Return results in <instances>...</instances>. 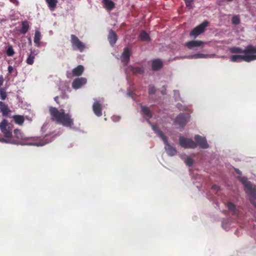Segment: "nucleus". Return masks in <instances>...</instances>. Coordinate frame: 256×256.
Here are the masks:
<instances>
[{
  "mask_svg": "<svg viewBox=\"0 0 256 256\" xmlns=\"http://www.w3.org/2000/svg\"><path fill=\"white\" fill-rule=\"evenodd\" d=\"M230 52L232 53H243L244 51V50H242L241 48L236 47L231 48H230Z\"/></svg>",
  "mask_w": 256,
  "mask_h": 256,
  "instance_id": "33",
  "label": "nucleus"
},
{
  "mask_svg": "<svg viewBox=\"0 0 256 256\" xmlns=\"http://www.w3.org/2000/svg\"><path fill=\"white\" fill-rule=\"evenodd\" d=\"M0 110L4 116H8L11 110L8 108V105L2 102H0Z\"/></svg>",
  "mask_w": 256,
  "mask_h": 256,
  "instance_id": "16",
  "label": "nucleus"
},
{
  "mask_svg": "<svg viewBox=\"0 0 256 256\" xmlns=\"http://www.w3.org/2000/svg\"><path fill=\"white\" fill-rule=\"evenodd\" d=\"M177 92H177L176 90H174L175 94H176Z\"/></svg>",
  "mask_w": 256,
  "mask_h": 256,
  "instance_id": "46",
  "label": "nucleus"
},
{
  "mask_svg": "<svg viewBox=\"0 0 256 256\" xmlns=\"http://www.w3.org/2000/svg\"><path fill=\"white\" fill-rule=\"evenodd\" d=\"M240 18L238 16H235L232 17V22L234 24H238L240 23Z\"/></svg>",
  "mask_w": 256,
  "mask_h": 256,
  "instance_id": "34",
  "label": "nucleus"
},
{
  "mask_svg": "<svg viewBox=\"0 0 256 256\" xmlns=\"http://www.w3.org/2000/svg\"><path fill=\"white\" fill-rule=\"evenodd\" d=\"M205 44L204 42L196 40H190L188 42H187L186 44V46L190 49H191L192 48H195V47H198V46H202L203 47L204 44Z\"/></svg>",
  "mask_w": 256,
  "mask_h": 256,
  "instance_id": "14",
  "label": "nucleus"
},
{
  "mask_svg": "<svg viewBox=\"0 0 256 256\" xmlns=\"http://www.w3.org/2000/svg\"><path fill=\"white\" fill-rule=\"evenodd\" d=\"M230 60L232 62H240L244 60L242 55H233L230 57Z\"/></svg>",
  "mask_w": 256,
  "mask_h": 256,
  "instance_id": "27",
  "label": "nucleus"
},
{
  "mask_svg": "<svg viewBox=\"0 0 256 256\" xmlns=\"http://www.w3.org/2000/svg\"><path fill=\"white\" fill-rule=\"evenodd\" d=\"M50 112L53 121L64 126L72 128L74 124L73 119L70 114L64 112V110H58L55 108L50 107Z\"/></svg>",
  "mask_w": 256,
  "mask_h": 256,
  "instance_id": "2",
  "label": "nucleus"
},
{
  "mask_svg": "<svg viewBox=\"0 0 256 256\" xmlns=\"http://www.w3.org/2000/svg\"><path fill=\"white\" fill-rule=\"evenodd\" d=\"M29 24L27 21H24L22 22V28L20 30V32L22 34H26L29 29Z\"/></svg>",
  "mask_w": 256,
  "mask_h": 256,
  "instance_id": "26",
  "label": "nucleus"
},
{
  "mask_svg": "<svg viewBox=\"0 0 256 256\" xmlns=\"http://www.w3.org/2000/svg\"><path fill=\"white\" fill-rule=\"evenodd\" d=\"M108 39L110 44L114 45L117 40V36L115 32L112 30H110L108 36Z\"/></svg>",
  "mask_w": 256,
  "mask_h": 256,
  "instance_id": "18",
  "label": "nucleus"
},
{
  "mask_svg": "<svg viewBox=\"0 0 256 256\" xmlns=\"http://www.w3.org/2000/svg\"><path fill=\"white\" fill-rule=\"evenodd\" d=\"M104 4L107 9L112 10L114 8V3L110 0H104Z\"/></svg>",
  "mask_w": 256,
  "mask_h": 256,
  "instance_id": "28",
  "label": "nucleus"
},
{
  "mask_svg": "<svg viewBox=\"0 0 256 256\" xmlns=\"http://www.w3.org/2000/svg\"><path fill=\"white\" fill-rule=\"evenodd\" d=\"M142 110L144 116L148 118H150L152 115L148 108L142 106Z\"/></svg>",
  "mask_w": 256,
  "mask_h": 256,
  "instance_id": "30",
  "label": "nucleus"
},
{
  "mask_svg": "<svg viewBox=\"0 0 256 256\" xmlns=\"http://www.w3.org/2000/svg\"><path fill=\"white\" fill-rule=\"evenodd\" d=\"M228 210L233 214H236V208L235 206L232 202H228Z\"/></svg>",
  "mask_w": 256,
  "mask_h": 256,
  "instance_id": "31",
  "label": "nucleus"
},
{
  "mask_svg": "<svg viewBox=\"0 0 256 256\" xmlns=\"http://www.w3.org/2000/svg\"><path fill=\"white\" fill-rule=\"evenodd\" d=\"M50 10H54L58 2V0H45Z\"/></svg>",
  "mask_w": 256,
  "mask_h": 256,
  "instance_id": "22",
  "label": "nucleus"
},
{
  "mask_svg": "<svg viewBox=\"0 0 256 256\" xmlns=\"http://www.w3.org/2000/svg\"><path fill=\"white\" fill-rule=\"evenodd\" d=\"M4 82L2 76L0 75V87L3 84Z\"/></svg>",
  "mask_w": 256,
  "mask_h": 256,
  "instance_id": "40",
  "label": "nucleus"
},
{
  "mask_svg": "<svg viewBox=\"0 0 256 256\" xmlns=\"http://www.w3.org/2000/svg\"><path fill=\"white\" fill-rule=\"evenodd\" d=\"M212 55L204 54H196L192 55H190L187 56V58L190 59H198V58H212Z\"/></svg>",
  "mask_w": 256,
  "mask_h": 256,
  "instance_id": "17",
  "label": "nucleus"
},
{
  "mask_svg": "<svg viewBox=\"0 0 256 256\" xmlns=\"http://www.w3.org/2000/svg\"><path fill=\"white\" fill-rule=\"evenodd\" d=\"M186 4L187 8H191L192 7V2L191 0H186Z\"/></svg>",
  "mask_w": 256,
  "mask_h": 256,
  "instance_id": "36",
  "label": "nucleus"
},
{
  "mask_svg": "<svg viewBox=\"0 0 256 256\" xmlns=\"http://www.w3.org/2000/svg\"><path fill=\"white\" fill-rule=\"evenodd\" d=\"M140 38L141 40L144 41H148L150 40L148 34L144 31H143L140 33Z\"/></svg>",
  "mask_w": 256,
  "mask_h": 256,
  "instance_id": "29",
  "label": "nucleus"
},
{
  "mask_svg": "<svg viewBox=\"0 0 256 256\" xmlns=\"http://www.w3.org/2000/svg\"><path fill=\"white\" fill-rule=\"evenodd\" d=\"M12 118L14 122L19 125H22L24 122V118L22 116L15 115L12 116Z\"/></svg>",
  "mask_w": 256,
  "mask_h": 256,
  "instance_id": "23",
  "label": "nucleus"
},
{
  "mask_svg": "<svg viewBox=\"0 0 256 256\" xmlns=\"http://www.w3.org/2000/svg\"><path fill=\"white\" fill-rule=\"evenodd\" d=\"M180 157L184 160L187 166H190L193 164L194 161L190 156H187L185 154H182Z\"/></svg>",
  "mask_w": 256,
  "mask_h": 256,
  "instance_id": "20",
  "label": "nucleus"
},
{
  "mask_svg": "<svg viewBox=\"0 0 256 256\" xmlns=\"http://www.w3.org/2000/svg\"><path fill=\"white\" fill-rule=\"evenodd\" d=\"M155 88L153 86H151L148 89V92L150 94H152L155 92Z\"/></svg>",
  "mask_w": 256,
  "mask_h": 256,
  "instance_id": "38",
  "label": "nucleus"
},
{
  "mask_svg": "<svg viewBox=\"0 0 256 256\" xmlns=\"http://www.w3.org/2000/svg\"><path fill=\"white\" fill-rule=\"evenodd\" d=\"M133 72L134 73H142L143 72L144 70L142 68H134Z\"/></svg>",
  "mask_w": 256,
  "mask_h": 256,
  "instance_id": "37",
  "label": "nucleus"
},
{
  "mask_svg": "<svg viewBox=\"0 0 256 256\" xmlns=\"http://www.w3.org/2000/svg\"><path fill=\"white\" fill-rule=\"evenodd\" d=\"M152 128L154 131L160 136L164 141L165 146L164 148L168 154L170 156H173L176 154V150L172 147L168 142L166 136L162 134V132L156 126H152Z\"/></svg>",
  "mask_w": 256,
  "mask_h": 256,
  "instance_id": "3",
  "label": "nucleus"
},
{
  "mask_svg": "<svg viewBox=\"0 0 256 256\" xmlns=\"http://www.w3.org/2000/svg\"><path fill=\"white\" fill-rule=\"evenodd\" d=\"M41 34L38 30H36L35 32L34 37V42L36 44V46H40V40Z\"/></svg>",
  "mask_w": 256,
  "mask_h": 256,
  "instance_id": "24",
  "label": "nucleus"
},
{
  "mask_svg": "<svg viewBox=\"0 0 256 256\" xmlns=\"http://www.w3.org/2000/svg\"><path fill=\"white\" fill-rule=\"evenodd\" d=\"M0 96L2 100H4L6 96V94L4 90L2 88L0 89Z\"/></svg>",
  "mask_w": 256,
  "mask_h": 256,
  "instance_id": "35",
  "label": "nucleus"
},
{
  "mask_svg": "<svg viewBox=\"0 0 256 256\" xmlns=\"http://www.w3.org/2000/svg\"><path fill=\"white\" fill-rule=\"evenodd\" d=\"M0 129L7 139L12 136V125L8 123L6 120H4L0 123Z\"/></svg>",
  "mask_w": 256,
  "mask_h": 256,
  "instance_id": "6",
  "label": "nucleus"
},
{
  "mask_svg": "<svg viewBox=\"0 0 256 256\" xmlns=\"http://www.w3.org/2000/svg\"><path fill=\"white\" fill-rule=\"evenodd\" d=\"M244 60L250 62L256 60V46L252 45L247 46L243 51Z\"/></svg>",
  "mask_w": 256,
  "mask_h": 256,
  "instance_id": "4",
  "label": "nucleus"
},
{
  "mask_svg": "<svg viewBox=\"0 0 256 256\" xmlns=\"http://www.w3.org/2000/svg\"><path fill=\"white\" fill-rule=\"evenodd\" d=\"M120 117L118 116H114L112 117V120L114 122H118L120 120Z\"/></svg>",
  "mask_w": 256,
  "mask_h": 256,
  "instance_id": "39",
  "label": "nucleus"
},
{
  "mask_svg": "<svg viewBox=\"0 0 256 256\" xmlns=\"http://www.w3.org/2000/svg\"><path fill=\"white\" fill-rule=\"evenodd\" d=\"M57 98H58V97H57V96H56V98H54V100H55L56 102V100H57Z\"/></svg>",
  "mask_w": 256,
  "mask_h": 256,
  "instance_id": "45",
  "label": "nucleus"
},
{
  "mask_svg": "<svg viewBox=\"0 0 256 256\" xmlns=\"http://www.w3.org/2000/svg\"><path fill=\"white\" fill-rule=\"evenodd\" d=\"M162 66V62L160 60H156L152 62V68L154 70H158Z\"/></svg>",
  "mask_w": 256,
  "mask_h": 256,
  "instance_id": "21",
  "label": "nucleus"
},
{
  "mask_svg": "<svg viewBox=\"0 0 256 256\" xmlns=\"http://www.w3.org/2000/svg\"><path fill=\"white\" fill-rule=\"evenodd\" d=\"M180 144L182 147L184 148H194L197 146L196 143L193 140L184 137H180Z\"/></svg>",
  "mask_w": 256,
  "mask_h": 256,
  "instance_id": "8",
  "label": "nucleus"
},
{
  "mask_svg": "<svg viewBox=\"0 0 256 256\" xmlns=\"http://www.w3.org/2000/svg\"><path fill=\"white\" fill-rule=\"evenodd\" d=\"M236 173L238 174H242V173L240 170L236 169Z\"/></svg>",
  "mask_w": 256,
  "mask_h": 256,
  "instance_id": "44",
  "label": "nucleus"
},
{
  "mask_svg": "<svg viewBox=\"0 0 256 256\" xmlns=\"http://www.w3.org/2000/svg\"><path fill=\"white\" fill-rule=\"evenodd\" d=\"M14 70V68L12 66H9L8 67V72L10 74H11Z\"/></svg>",
  "mask_w": 256,
  "mask_h": 256,
  "instance_id": "41",
  "label": "nucleus"
},
{
  "mask_svg": "<svg viewBox=\"0 0 256 256\" xmlns=\"http://www.w3.org/2000/svg\"><path fill=\"white\" fill-rule=\"evenodd\" d=\"M92 109L94 113L97 116H100L102 115L101 105L97 100H95Z\"/></svg>",
  "mask_w": 256,
  "mask_h": 256,
  "instance_id": "15",
  "label": "nucleus"
},
{
  "mask_svg": "<svg viewBox=\"0 0 256 256\" xmlns=\"http://www.w3.org/2000/svg\"><path fill=\"white\" fill-rule=\"evenodd\" d=\"M14 54V51L12 46H9L6 50V54L9 56H12Z\"/></svg>",
  "mask_w": 256,
  "mask_h": 256,
  "instance_id": "32",
  "label": "nucleus"
},
{
  "mask_svg": "<svg viewBox=\"0 0 256 256\" xmlns=\"http://www.w3.org/2000/svg\"><path fill=\"white\" fill-rule=\"evenodd\" d=\"M32 138L26 136L24 134L22 133L20 130L16 129L14 130V136H12L10 138L6 140L4 138H0V141L2 142H8L14 144H20L22 145L29 144L35 145L36 146H42L49 142L50 140L47 141V138L38 142H31L30 141Z\"/></svg>",
  "mask_w": 256,
  "mask_h": 256,
  "instance_id": "1",
  "label": "nucleus"
},
{
  "mask_svg": "<svg viewBox=\"0 0 256 256\" xmlns=\"http://www.w3.org/2000/svg\"><path fill=\"white\" fill-rule=\"evenodd\" d=\"M84 70V66L82 65H79L72 70V72L74 76H80L82 74Z\"/></svg>",
  "mask_w": 256,
  "mask_h": 256,
  "instance_id": "19",
  "label": "nucleus"
},
{
  "mask_svg": "<svg viewBox=\"0 0 256 256\" xmlns=\"http://www.w3.org/2000/svg\"><path fill=\"white\" fill-rule=\"evenodd\" d=\"M212 189L213 190H219V188L218 186H216V185H214L212 186Z\"/></svg>",
  "mask_w": 256,
  "mask_h": 256,
  "instance_id": "43",
  "label": "nucleus"
},
{
  "mask_svg": "<svg viewBox=\"0 0 256 256\" xmlns=\"http://www.w3.org/2000/svg\"><path fill=\"white\" fill-rule=\"evenodd\" d=\"M71 43L72 47L74 50H78L81 52L86 48L85 44L80 42L78 38L74 34L71 35Z\"/></svg>",
  "mask_w": 256,
  "mask_h": 256,
  "instance_id": "7",
  "label": "nucleus"
},
{
  "mask_svg": "<svg viewBox=\"0 0 256 256\" xmlns=\"http://www.w3.org/2000/svg\"><path fill=\"white\" fill-rule=\"evenodd\" d=\"M194 139L196 142L197 145L198 144L202 148H206L209 147V145L205 138L196 135L195 136Z\"/></svg>",
  "mask_w": 256,
  "mask_h": 256,
  "instance_id": "11",
  "label": "nucleus"
},
{
  "mask_svg": "<svg viewBox=\"0 0 256 256\" xmlns=\"http://www.w3.org/2000/svg\"><path fill=\"white\" fill-rule=\"evenodd\" d=\"M238 179L244 186L246 192L254 198H256V191L250 182L245 177L239 176Z\"/></svg>",
  "mask_w": 256,
  "mask_h": 256,
  "instance_id": "5",
  "label": "nucleus"
},
{
  "mask_svg": "<svg viewBox=\"0 0 256 256\" xmlns=\"http://www.w3.org/2000/svg\"><path fill=\"white\" fill-rule=\"evenodd\" d=\"M190 116L187 114H179L175 120V122L180 126L185 124L189 120Z\"/></svg>",
  "mask_w": 256,
  "mask_h": 256,
  "instance_id": "10",
  "label": "nucleus"
},
{
  "mask_svg": "<svg viewBox=\"0 0 256 256\" xmlns=\"http://www.w3.org/2000/svg\"><path fill=\"white\" fill-rule=\"evenodd\" d=\"M130 50L128 48H125L121 56V61L124 64H127L130 60Z\"/></svg>",
  "mask_w": 256,
  "mask_h": 256,
  "instance_id": "13",
  "label": "nucleus"
},
{
  "mask_svg": "<svg viewBox=\"0 0 256 256\" xmlns=\"http://www.w3.org/2000/svg\"><path fill=\"white\" fill-rule=\"evenodd\" d=\"M36 54H34V52L32 51L30 52V54L28 55V58H26V62L28 64L32 65L34 64V59L35 58Z\"/></svg>",
  "mask_w": 256,
  "mask_h": 256,
  "instance_id": "25",
  "label": "nucleus"
},
{
  "mask_svg": "<svg viewBox=\"0 0 256 256\" xmlns=\"http://www.w3.org/2000/svg\"><path fill=\"white\" fill-rule=\"evenodd\" d=\"M87 80L84 78H80L75 79L72 84V87L74 89H78L86 83Z\"/></svg>",
  "mask_w": 256,
  "mask_h": 256,
  "instance_id": "12",
  "label": "nucleus"
},
{
  "mask_svg": "<svg viewBox=\"0 0 256 256\" xmlns=\"http://www.w3.org/2000/svg\"><path fill=\"white\" fill-rule=\"evenodd\" d=\"M10 0V2H12V3H13L14 4H16V6H18L19 4V2H18V0Z\"/></svg>",
  "mask_w": 256,
  "mask_h": 256,
  "instance_id": "42",
  "label": "nucleus"
},
{
  "mask_svg": "<svg viewBox=\"0 0 256 256\" xmlns=\"http://www.w3.org/2000/svg\"><path fill=\"white\" fill-rule=\"evenodd\" d=\"M208 25V22L207 21L203 22L201 24L196 27L190 33L191 36L194 37L197 36L198 35L203 32L204 29Z\"/></svg>",
  "mask_w": 256,
  "mask_h": 256,
  "instance_id": "9",
  "label": "nucleus"
},
{
  "mask_svg": "<svg viewBox=\"0 0 256 256\" xmlns=\"http://www.w3.org/2000/svg\"><path fill=\"white\" fill-rule=\"evenodd\" d=\"M29 42H31V39H30H30H29Z\"/></svg>",
  "mask_w": 256,
  "mask_h": 256,
  "instance_id": "47",
  "label": "nucleus"
}]
</instances>
